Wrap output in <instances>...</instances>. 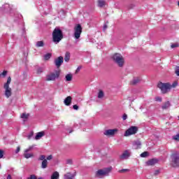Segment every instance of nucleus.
Instances as JSON below:
<instances>
[{
    "label": "nucleus",
    "instance_id": "b1692460",
    "mask_svg": "<svg viewBox=\"0 0 179 179\" xmlns=\"http://www.w3.org/2000/svg\"><path fill=\"white\" fill-rule=\"evenodd\" d=\"M59 178V173L58 172H55L51 176V179H58Z\"/></svg>",
    "mask_w": 179,
    "mask_h": 179
},
{
    "label": "nucleus",
    "instance_id": "9d476101",
    "mask_svg": "<svg viewBox=\"0 0 179 179\" xmlns=\"http://www.w3.org/2000/svg\"><path fill=\"white\" fill-rule=\"evenodd\" d=\"M118 132V129H108L104 131V135L106 136H114L115 134Z\"/></svg>",
    "mask_w": 179,
    "mask_h": 179
},
{
    "label": "nucleus",
    "instance_id": "72a5a7b5",
    "mask_svg": "<svg viewBox=\"0 0 179 179\" xmlns=\"http://www.w3.org/2000/svg\"><path fill=\"white\" fill-rule=\"evenodd\" d=\"M175 73L177 75V76H179V66H177L175 69Z\"/></svg>",
    "mask_w": 179,
    "mask_h": 179
},
{
    "label": "nucleus",
    "instance_id": "de8ad7c7",
    "mask_svg": "<svg viewBox=\"0 0 179 179\" xmlns=\"http://www.w3.org/2000/svg\"><path fill=\"white\" fill-rule=\"evenodd\" d=\"M66 164H72V159H67Z\"/></svg>",
    "mask_w": 179,
    "mask_h": 179
},
{
    "label": "nucleus",
    "instance_id": "5fc2aeb1",
    "mask_svg": "<svg viewBox=\"0 0 179 179\" xmlns=\"http://www.w3.org/2000/svg\"><path fill=\"white\" fill-rule=\"evenodd\" d=\"M69 134H72V131H69Z\"/></svg>",
    "mask_w": 179,
    "mask_h": 179
},
{
    "label": "nucleus",
    "instance_id": "a18cd8bd",
    "mask_svg": "<svg viewBox=\"0 0 179 179\" xmlns=\"http://www.w3.org/2000/svg\"><path fill=\"white\" fill-rule=\"evenodd\" d=\"M73 110H79V106H78V105H73Z\"/></svg>",
    "mask_w": 179,
    "mask_h": 179
},
{
    "label": "nucleus",
    "instance_id": "09e8293b",
    "mask_svg": "<svg viewBox=\"0 0 179 179\" xmlns=\"http://www.w3.org/2000/svg\"><path fill=\"white\" fill-rule=\"evenodd\" d=\"M20 152V146H18L15 150V153H19Z\"/></svg>",
    "mask_w": 179,
    "mask_h": 179
},
{
    "label": "nucleus",
    "instance_id": "3c124183",
    "mask_svg": "<svg viewBox=\"0 0 179 179\" xmlns=\"http://www.w3.org/2000/svg\"><path fill=\"white\" fill-rule=\"evenodd\" d=\"M51 159H52V155L48 156L47 160H51Z\"/></svg>",
    "mask_w": 179,
    "mask_h": 179
},
{
    "label": "nucleus",
    "instance_id": "9b49d317",
    "mask_svg": "<svg viewBox=\"0 0 179 179\" xmlns=\"http://www.w3.org/2000/svg\"><path fill=\"white\" fill-rule=\"evenodd\" d=\"M62 64H64V57L62 56L55 59V64L57 68H59Z\"/></svg>",
    "mask_w": 179,
    "mask_h": 179
},
{
    "label": "nucleus",
    "instance_id": "4be33fe9",
    "mask_svg": "<svg viewBox=\"0 0 179 179\" xmlns=\"http://www.w3.org/2000/svg\"><path fill=\"white\" fill-rule=\"evenodd\" d=\"M106 6V1L104 0H98V6L99 8H103V6Z\"/></svg>",
    "mask_w": 179,
    "mask_h": 179
},
{
    "label": "nucleus",
    "instance_id": "f257e3e1",
    "mask_svg": "<svg viewBox=\"0 0 179 179\" xmlns=\"http://www.w3.org/2000/svg\"><path fill=\"white\" fill-rule=\"evenodd\" d=\"M52 41L55 44H58L62 38H64V34L62 33V30L59 29V27H56L53 30L52 34Z\"/></svg>",
    "mask_w": 179,
    "mask_h": 179
},
{
    "label": "nucleus",
    "instance_id": "c756f323",
    "mask_svg": "<svg viewBox=\"0 0 179 179\" xmlns=\"http://www.w3.org/2000/svg\"><path fill=\"white\" fill-rule=\"evenodd\" d=\"M21 118H22V120H27V118H29V114L22 113L21 115Z\"/></svg>",
    "mask_w": 179,
    "mask_h": 179
},
{
    "label": "nucleus",
    "instance_id": "7ed1b4c3",
    "mask_svg": "<svg viewBox=\"0 0 179 179\" xmlns=\"http://www.w3.org/2000/svg\"><path fill=\"white\" fill-rule=\"evenodd\" d=\"M113 59L115 64H117L120 68H122V66H124V64H125V59H124V57L121 55V54L115 53L113 56Z\"/></svg>",
    "mask_w": 179,
    "mask_h": 179
},
{
    "label": "nucleus",
    "instance_id": "f03ea898",
    "mask_svg": "<svg viewBox=\"0 0 179 179\" xmlns=\"http://www.w3.org/2000/svg\"><path fill=\"white\" fill-rule=\"evenodd\" d=\"M12 82V78L8 77L6 83L3 84L4 94L6 99H9L12 96V88L10 87V83Z\"/></svg>",
    "mask_w": 179,
    "mask_h": 179
},
{
    "label": "nucleus",
    "instance_id": "603ef678",
    "mask_svg": "<svg viewBox=\"0 0 179 179\" xmlns=\"http://www.w3.org/2000/svg\"><path fill=\"white\" fill-rule=\"evenodd\" d=\"M6 179H12V176H11L10 174H8V175L7 176Z\"/></svg>",
    "mask_w": 179,
    "mask_h": 179
},
{
    "label": "nucleus",
    "instance_id": "473e14b6",
    "mask_svg": "<svg viewBox=\"0 0 179 179\" xmlns=\"http://www.w3.org/2000/svg\"><path fill=\"white\" fill-rule=\"evenodd\" d=\"M7 74H8V71H3L0 74V78H1V76H3V78H5V76H6Z\"/></svg>",
    "mask_w": 179,
    "mask_h": 179
},
{
    "label": "nucleus",
    "instance_id": "49530a36",
    "mask_svg": "<svg viewBox=\"0 0 179 179\" xmlns=\"http://www.w3.org/2000/svg\"><path fill=\"white\" fill-rule=\"evenodd\" d=\"M158 174H160V171L159 170L155 171L154 173V176H158Z\"/></svg>",
    "mask_w": 179,
    "mask_h": 179
},
{
    "label": "nucleus",
    "instance_id": "20e7f679",
    "mask_svg": "<svg viewBox=\"0 0 179 179\" xmlns=\"http://www.w3.org/2000/svg\"><path fill=\"white\" fill-rule=\"evenodd\" d=\"M80 34H82V25L77 24L74 27V38H76V40H78V38H80Z\"/></svg>",
    "mask_w": 179,
    "mask_h": 179
},
{
    "label": "nucleus",
    "instance_id": "412c9836",
    "mask_svg": "<svg viewBox=\"0 0 179 179\" xmlns=\"http://www.w3.org/2000/svg\"><path fill=\"white\" fill-rule=\"evenodd\" d=\"M69 59H71V53L69 52H66L64 57V61L66 62H69Z\"/></svg>",
    "mask_w": 179,
    "mask_h": 179
},
{
    "label": "nucleus",
    "instance_id": "39448f33",
    "mask_svg": "<svg viewBox=\"0 0 179 179\" xmlns=\"http://www.w3.org/2000/svg\"><path fill=\"white\" fill-rule=\"evenodd\" d=\"M171 159L172 161V164L173 167H178L179 166V153L174 152L171 155Z\"/></svg>",
    "mask_w": 179,
    "mask_h": 179
},
{
    "label": "nucleus",
    "instance_id": "dca6fc26",
    "mask_svg": "<svg viewBox=\"0 0 179 179\" xmlns=\"http://www.w3.org/2000/svg\"><path fill=\"white\" fill-rule=\"evenodd\" d=\"M133 146L134 149H141V146H142V143L139 141H136L133 143Z\"/></svg>",
    "mask_w": 179,
    "mask_h": 179
},
{
    "label": "nucleus",
    "instance_id": "37998d69",
    "mask_svg": "<svg viewBox=\"0 0 179 179\" xmlns=\"http://www.w3.org/2000/svg\"><path fill=\"white\" fill-rule=\"evenodd\" d=\"M127 118H128V115L126 113H124L122 116L123 121H125V120H127Z\"/></svg>",
    "mask_w": 179,
    "mask_h": 179
},
{
    "label": "nucleus",
    "instance_id": "393cba45",
    "mask_svg": "<svg viewBox=\"0 0 179 179\" xmlns=\"http://www.w3.org/2000/svg\"><path fill=\"white\" fill-rule=\"evenodd\" d=\"M52 56V55L51 53H47L46 55H44L45 61H48V59H50V58H51Z\"/></svg>",
    "mask_w": 179,
    "mask_h": 179
},
{
    "label": "nucleus",
    "instance_id": "864d4df0",
    "mask_svg": "<svg viewBox=\"0 0 179 179\" xmlns=\"http://www.w3.org/2000/svg\"><path fill=\"white\" fill-rule=\"evenodd\" d=\"M107 29V24H105L104 26H103V30H106Z\"/></svg>",
    "mask_w": 179,
    "mask_h": 179
},
{
    "label": "nucleus",
    "instance_id": "8fccbe9b",
    "mask_svg": "<svg viewBox=\"0 0 179 179\" xmlns=\"http://www.w3.org/2000/svg\"><path fill=\"white\" fill-rule=\"evenodd\" d=\"M155 101H162V98H160V97H156L155 98Z\"/></svg>",
    "mask_w": 179,
    "mask_h": 179
},
{
    "label": "nucleus",
    "instance_id": "c85d7f7f",
    "mask_svg": "<svg viewBox=\"0 0 179 179\" xmlns=\"http://www.w3.org/2000/svg\"><path fill=\"white\" fill-rule=\"evenodd\" d=\"M36 72H37V73H43V72H44V68L38 67Z\"/></svg>",
    "mask_w": 179,
    "mask_h": 179
},
{
    "label": "nucleus",
    "instance_id": "2f4dec72",
    "mask_svg": "<svg viewBox=\"0 0 179 179\" xmlns=\"http://www.w3.org/2000/svg\"><path fill=\"white\" fill-rule=\"evenodd\" d=\"M34 133L33 131H31L27 136V139L30 140L33 137Z\"/></svg>",
    "mask_w": 179,
    "mask_h": 179
},
{
    "label": "nucleus",
    "instance_id": "a19ab883",
    "mask_svg": "<svg viewBox=\"0 0 179 179\" xmlns=\"http://www.w3.org/2000/svg\"><path fill=\"white\" fill-rule=\"evenodd\" d=\"M179 46V45H178V43H173V44H172L171 45V48H177V47H178Z\"/></svg>",
    "mask_w": 179,
    "mask_h": 179
},
{
    "label": "nucleus",
    "instance_id": "ea45409f",
    "mask_svg": "<svg viewBox=\"0 0 179 179\" xmlns=\"http://www.w3.org/2000/svg\"><path fill=\"white\" fill-rule=\"evenodd\" d=\"M27 179H37V176L36 175H31Z\"/></svg>",
    "mask_w": 179,
    "mask_h": 179
},
{
    "label": "nucleus",
    "instance_id": "4468645a",
    "mask_svg": "<svg viewBox=\"0 0 179 179\" xmlns=\"http://www.w3.org/2000/svg\"><path fill=\"white\" fill-rule=\"evenodd\" d=\"M65 106H71V104L72 103V96H67L64 101Z\"/></svg>",
    "mask_w": 179,
    "mask_h": 179
},
{
    "label": "nucleus",
    "instance_id": "5701e85b",
    "mask_svg": "<svg viewBox=\"0 0 179 179\" xmlns=\"http://www.w3.org/2000/svg\"><path fill=\"white\" fill-rule=\"evenodd\" d=\"M48 164V162L47 161V159H44L41 164L42 169H47Z\"/></svg>",
    "mask_w": 179,
    "mask_h": 179
},
{
    "label": "nucleus",
    "instance_id": "6ab92c4d",
    "mask_svg": "<svg viewBox=\"0 0 179 179\" xmlns=\"http://www.w3.org/2000/svg\"><path fill=\"white\" fill-rule=\"evenodd\" d=\"M34 155L33 153H29V152H26V150H24V157H25V159H30V157H34Z\"/></svg>",
    "mask_w": 179,
    "mask_h": 179
},
{
    "label": "nucleus",
    "instance_id": "c03bdc74",
    "mask_svg": "<svg viewBox=\"0 0 179 179\" xmlns=\"http://www.w3.org/2000/svg\"><path fill=\"white\" fill-rule=\"evenodd\" d=\"M3 157V150H0V159H2Z\"/></svg>",
    "mask_w": 179,
    "mask_h": 179
},
{
    "label": "nucleus",
    "instance_id": "aec40b11",
    "mask_svg": "<svg viewBox=\"0 0 179 179\" xmlns=\"http://www.w3.org/2000/svg\"><path fill=\"white\" fill-rule=\"evenodd\" d=\"M141 82V79H139V78H135L133 79L132 81H131V85H138V83H139Z\"/></svg>",
    "mask_w": 179,
    "mask_h": 179
},
{
    "label": "nucleus",
    "instance_id": "4d7b16f0",
    "mask_svg": "<svg viewBox=\"0 0 179 179\" xmlns=\"http://www.w3.org/2000/svg\"><path fill=\"white\" fill-rule=\"evenodd\" d=\"M0 168H1V164H0Z\"/></svg>",
    "mask_w": 179,
    "mask_h": 179
},
{
    "label": "nucleus",
    "instance_id": "ddd939ff",
    "mask_svg": "<svg viewBox=\"0 0 179 179\" xmlns=\"http://www.w3.org/2000/svg\"><path fill=\"white\" fill-rule=\"evenodd\" d=\"M158 162L159 160L156 159H151L146 162V164L147 166H155Z\"/></svg>",
    "mask_w": 179,
    "mask_h": 179
},
{
    "label": "nucleus",
    "instance_id": "423d86ee",
    "mask_svg": "<svg viewBox=\"0 0 179 179\" xmlns=\"http://www.w3.org/2000/svg\"><path fill=\"white\" fill-rule=\"evenodd\" d=\"M157 86L159 89H160L162 93L164 94L167 93V90H170V89H171V85L169 83H159Z\"/></svg>",
    "mask_w": 179,
    "mask_h": 179
},
{
    "label": "nucleus",
    "instance_id": "cd10ccee",
    "mask_svg": "<svg viewBox=\"0 0 179 179\" xmlns=\"http://www.w3.org/2000/svg\"><path fill=\"white\" fill-rule=\"evenodd\" d=\"M104 97V92L103 91H99L98 93V99H103Z\"/></svg>",
    "mask_w": 179,
    "mask_h": 179
},
{
    "label": "nucleus",
    "instance_id": "79ce46f5",
    "mask_svg": "<svg viewBox=\"0 0 179 179\" xmlns=\"http://www.w3.org/2000/svg\"><path fill=\"white\" fill-rule=\"evenodd\" d=\"M82 68V66H79L76 70V73H78Z\"/></svg>",
    "mask_w": 179,
    "mask_h": 179
},
{
    "label": "nucleus",
    "instance_id": "58836bf2",
    "mask_svg": "<svg viewBox=\"0 0 179 179\" xmlns=\"http://www.w3.org/2000/svg\"><path fill=\"white\" fill-rule=\"evenodd\" d=\"M38 160H43V162H44V160H45V155H41Z\"/></svg>",
    "mask_w": 179,
    "mask_h": 179
},
{
    "label": "nucleus",
    "instance_id": "2eb2a0df",
    "mask_svg": "<svg viewBox=\"0 0 179 179\" xmlns=\"http://www.w3.org/2000/svg\"><path fill=\"white\" fill-rule=\"evenodd\" d=\"M76 176V172H75L73 174L71 173H67L64 175V179H74L75 176Z\"/></svg>",
    "mask_w": 179,
    "mask_h": 179
},
{
    "label": "nucleus",
    "instance_id": "f704fd0d",
    "mask_svg": "<svg viewBox=\"0 0 179 179\" xmlns=\"http://www.w3.org/2000/svg\"><path fill=\"white\" fill-rule=\"evenodd\" d=\"M178 85V83L177 81H175L173 83V84L171 85V87H176Z\"/></svg>",
    "mask_w": 179,
    "mask_h": 179
},
{
    "label": "nucleus",
    "instance_id": "f8f14e48",
    "mask_svg": "<svg viewBox=\"0 0 179 179\" xmlns=\"http://www.w3.org/2000/svg\"><path fill=\"white\" fill-rule=\"evenodd\" d=\"M129 156H131V152H129V150H126L120 156V159H122V160H127V159L129 158Z\"/></svg>",
    "mask_w": 179,
    "mask_h": 179
},
{
    "label": "nucleus",
    "instance_id": "bb28decb",
    "mask_svg": "<svg viewBox=\"0 0 179 179\" xmlns=\"http://www.w3.org/2000/svg\"><path fill=\"white\" fill-rule=\"evenodd\" d=\"M36 47H44V42L43 41H39L36 42Z\"/></svg>",
    "mask_w": 179,
    "mask_h": 179
},
{
    "label": "nucleus",
    "instance_id": "1a4fd4ad",
    "mask_svg": "<svg viewBox=\"0 0 179 179\" xmlns=\"http://www.w3.org/2000/svg\"><path fill=\"white\" fill-rule=\"evenodd\" d=\"M59 78V71H56L55 73H51L46 76V80H55Z\"/></svg>",
    "mask_w": 179,
    "mask_h": 179
},
{
    "label": "nucleus",
    "instance_id": "a878e982",
    "mask_svg": "<svg viewBox=\"0 0 179 179\" xmlns=\"http://www.w3.org/2000/svg\"><path fill=\"white\" fill-rule=\"evenodd\" d=\"M72 80V74H67L66 76V82H71Z\"/></svg>",
    "mask_w": 179,
    "mask_h": 179
},
{
    "label": "nucleus",
    "instance_id": "c9c22d12",
    "mask_svg": "<svg viewBox=\"0 0 179 179\" xmlns=\"http://www.w3.org/2000/svg\"><path fill=\"white\" fill-rule=\"evenodd\" d=\"M173 139L174 141H179V134H178L173 136Z\"/></svg>",
    "mask_w": 179,
    "mask_h": 179
},
{
    "label": "nucleus",
    "instance_id": "6e6552de",
    "mask_svg": "<svg viewBox=\"0 0 179 179\" xmlns=\"http://www.w3.org/2000/svg\"><path fill=\"white\" fill-rule=\"evenodd\" d=\"M111 168H106V169H99L96 173V177H101L103 176H108V173L111 171Z\"/></svg>",
    "mask_w": 179,
    "mask_h": 179
},
{
    "label": "nucleus",
    "instance_id": "f3484780",
    "mask_svg": "<svg viewBox=\"0 0 179 179\" xmlns=\"http://www.w3.org/2000/svg\"><path fill=\"white\" fill-rule=\"evenodd\" d=\"M170 106H171V103H170V101H166L163 103L162 108V110H167V108H170Z\"/></svg>",
    "mask_w": 179,
    "mask_h": 179
},
{
    "label": "nucleus",
    "instance_id": "0eeeda50",
    "mask_svg": "<svg viewBox=\"0 0 179 179\" xmlns=\"http://www.w3.org/2000/svg\"><path fill=\"white\" fill-rule=\"evenodd\" d=\"M138 132V127L131 126L124 133V136H131V135H135Z\"/></svg>",
    "mask_w": 179,
    "mask_h": 179
},
{
    "label": "nucleus",
    "instance_id": "6e6d98bb",
    "mask_svg": "<svg viewBox=\"0 0 179 179\" xmlns=\"http://www.w3.org/2000/svg\"><path fill=\"white\" fill-rule=\"evenodd\" d=\"M178 120H179V116H178Z\"/></svg>",
    "mask_w": 179,
    "mask_h": 179
},
{
    "label": "nucleus",
    "instance_id": "a211bd4d",
    "mask_svg": "<svg viewBox=\"0 0 179 179\" xmlns=\"http://www.w3.org/2000/svg\"><path fill=\"white\" fill-rule=\"evenodd\" d=\"M44 136V131H40L37 133L36 136H35L36 141H38V139H41Z\"/></svg>",
    "mask_w": 179,
    "mask_h": 179
},
{
    "label": "nucleus",
    "instance_id": "7c9ffc66",
    "mask_svg": "<svg viewBox=\"0 0 179 179\" xmlns=\"http://www.w3.org/2000/svg\"><path fill=\"white\" fill-rule=\"evenodd\" d=\"M148 155H149V152H144L141 154V157H148Z\"/></svg>",
    "mask_w": 179,
    "mask_h": 179
},
{
    "label": "nucleus",
    "instance_id": "e433bc0d",
    "mask_svg": "<svg viewBox=\"0 0 179 179\" xmlns=\"http://www.w3.org/2000/svg\"><path fill=\"white\" fill-rule=\"evenodd\" d=\"M34 148V145L29 146L28 149L25 150V152H30V150H33Z\"/></svg>",
    "mask_w": 179,
    "mask_h": 179
},
{
    "label": "nucleus",
    "instance_id": "4c0bfd02",
    "mask_svg": "<svg viewBox=\"0 0 179 179\" xmlns=\"http://www.w3.org/2000/svg\"><path fill=\"white\" fill-rule=\"evenodd\" d=\"M127 171H129V169H121L118 171V173H127Z\"/></svg>",
    "mask_w": 179,
    "mask_h": 179
}]
</instances>
